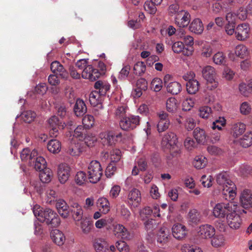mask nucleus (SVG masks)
<instances>
[{
	"label": "nucleus",
	"instance_id": "1",
	"mask_svg": "<svg viewBox=\"0 0 252 252\" xmlns=\"http://www.w3.org/2000/svg\"><path fill=\"white\" fill-rule=\"evenodd\" d=\"M217 183L222 187L223 193L229 194L230 198H233L236 193V187L235 184L229 178L226 172H221L216 177Z\"/></svg>",
	"mask_w": 252,
	"mask_h": 252
},
{
	"label": "nucleus",
	"instance_id": "2",
	"mask_svg": "<svg viewBox=\"0 0 252 252\" xmlns=\"http://www.w3.org/2000/svg\"><path fill=\"white\" fill-rule=\"evenodd\" d=\"M88 179L92 183H96L102 175V168L100 163L96 160L92 161L88 168Z\"/></svg>",
	"mask_w": 252,
	"mask_h": 252
},
{
	"label": "nucleus",
	"instance_id": "3",
	"mask_svg": "<svg viewBox=\"0 0 252 252\" xmlns=\"http://www.w3.org/2000/svg\"><path fill=\"white\" fill-rule=\"evenodd\" d=\"M39 221L45 222L52 227H57L60 223V219L58 215L50 208L43 210L42 218H40Z\"/></svg>",
	"mask_w": 252,
	"mask_h": 252
},
{
	"label": "nucleus",
	"instance_id": "4",
	"mask_svg": "<svg viewBox=\"0 0 252 252\" xmlns=\"http://www.w3.org/2000/svg\"><path fill=\"white\" fill-rule=\"evenodd\" d=\"M237 209V205L233 203H218L213 209V213L214 216L219 218H224L232 211Z\"/></svg>",
	"mask_w": 252,
	"mask_h": 252
},
{
	"label": "nucleus",
	"instance_id": "5",
	"mask_svg": "<svg viewBox=\"0 0 252 252\" xmlns=\"http://www.w3.org/2000/svg\"><path fill=\"white\" fill-rule=\"evenodd\" d=\"M140 118L138 116L130 115L123 117L120 121V127L124 130L129 131L135 128L140 124Z\"/></svg>",
	"mask_w": 252,
	"mask_h": 252
},
{
	"label": "nucleus",
	"instance_id": "6",
	"mask_svg": "<svg viewBox=\"0 0 252 252\" xmlns=\"http://www.w3.org/2000/svg\"><path fill=\"white\" fill-rule=\"evenodd\" d=\"M99 136L101 139V142L104 145L112 146L122 140V134L121 132L112 131L101 132L100 133Z\"/></svg>",
	"mask_w": 252,
	"mask_h": 252
},
{
	"label": "nucleus",
	"instance_id": "7",
	"mask_svg": "<svg viewBox=\"0 0 252 252\" xmlns=\"http://www.w3.org/2000/svg\"><path fill=\"white\" fill-rule=\"evenodd\" d=\"M190 14L186 10L181 9L177 15L175 16V24L180 28L187 27L190 22Z\"/></svg>",
	"mask_w": 252,
	"mask_h": 252
},
{
	"label": "nucleus",
	"instance_id": "8",
	"mask_svg": "<svg viewBox=\"0 0 252 252\" xmlns=\"http://www.w3.org/2000/svg\"><path fill=\"white\" fill-rule=\"evenodd\" d=\"M177 143V137L176 135L172 132H169L164 135L161 142V145L162 148L169 149L171 151L175 148Z\"/></svg>",
	"mask_w": 252,
	"mask_h": 252
},
{
	"label": "nucleus",
	"instance_id": "9",
	"mask_svg": "<svg viewBox=\"0 0 252 252\" xmlns=\"http://www.w3.org/2000/svg\"><path fill=\"white\" fill-rule=\"evenodd\" d=\"M48 122L51 128L49 133L52 137H56L59 134V129H63L65 125V123H63L58 117L56 116L51 117Z\"/></svg>",
	"mask_w": 252,
	"mask_h": 252
},
{
	"label": "nucleus",
	"instance_id": "10",
	"mask_svg": "<svg viewBox=\"0 0 252 252\" xmlns=\"http://www.w3.org/2000/svg\"><path fill=\"white\" fill-rule=\"evenodd\" d=\"M102 73L104 72H100L97 69L94 68L91 65H89L82 71V77L84 79L94 81L98 79Z\"/></svg>",
	"mask_w": 252,
	"mask_h": 252
},
{
	"label": "nucleus",
	"instance_id": "11",
	"mask_svg": "<svg viewBox=\"0 0 252 252\" xmlns=\"http://www.w3.org/2000/svg\"><path fill=\"white\" fill-rule=\"evenodd\" d=\"M216 230L211 225L206 224L199 226L197 233L202 239H210L215 234Z\"/></svg>",
	"mask_w": 252,
	"mask_h": 252
},
{
	"label": "nucleus",
	"instance_id": "12",
	"mask_svg": "<svg viewBox=\"0 0 252 252\" xmlns=\"http://www.w3.org/2000/svg\"><path fill=\"white\" fill-rule=\"evenodd\" d=\"M236 210L229 213L226 217L227 222L229 227L234 229H238L242 223L240 216L236 213Z\"/></svg>",
	"mask_w": 252,
	"mask_h": 252
},
{
	"label": "nucleus",
	"instance_id": "13",
	"mask_svg": "<svg viewBox=\"0 0 252 252\" xmlns=\"http://www.w3.org/2000/svg\"><path fill=\"white\" fill-rule=\"evenodd\" d=\"M250 28L247 23L239 24L235 29L236 38L239 40H244L249 36Z\"/></svg>",
	"mask_w": 252,
	"mask_h": 252
},
{
	"label": "nucleus",
	"instance_id": "14",
	"mask_svg": "<svg viewBox=\"0 0 252 252\" xmlns=\"http://www.w3.org/2000/svg\"><path fill=\"white\" fill-rule=\"evenodd\" d=\"M71 213L76 224L78 225V222L83 220V210L81 206L77 202H72L70 204L69 213Z\"/></svg>",
	"mask_w": 252,
	"mask_h": 252
},
{
	"label": "nucleus",
	"instance_id": "15",
	"mask_svg": "<svg viewBox=\"0 0 252 252\" xmlns=\"http://www.w3.org/2000/svg\"><path fill=\"white\" fill-rule=\"evenodd\" d=\"M172 231L173 236L175 238L181 240L186 238L188 230L185 225L181 223H176L173 226Z\"/></svg>",
	"mask_w": 252,
	"mask_h": 252
},
{
	"label": "nucleus",
	"instance_id": "16",
	"mask_svg": "<svg viewBox=\"0 0 252 252\" xmlns=\"http://www.w3.org/2000/svg\"><path fill=\"white\" fill-rule=\"evenodd\" d=\"M241 206L245 209L252 208V191L248 189H244L240 196Z\"/></svg>",
	"mask_w": 252,
	"mask_h": 252
},
{
	"label": "nucleus",
	"instance_id": "17",
	"mask_svg": "<svg viewBox=\"0 0 252 252\" xmlns=\"http://www.w3.org/2000/svg\"><path fill=\"white\" fill-rule=\"evenodd\" d=\"M50 68L54 74L58 75L61 78L66 79L68 77L67 71L58 61L53 62L51 64Z\"/></svg>",
	"mask_w": 252,
	"mask_h": 252
},
{
	"label": "nucleus",
	"instance_id": "18",
	"mask_svg": "<svg viewBox=\"0 0 252 252\" xmlns=\"http://www.w3.org/2000/svg\"><path fill=\"white\" fill-rule=\"evenodd\" d=\"M70 167L65 163L61 164L58 167V176L59 180L62 184L65 183L70 176Z\"/></svg>",
	"mask_w": 252,
	"mask_h": 252
},
{
	"label": "nucleus",
	"instance_id": "19",
	"mask_svg": "<svg viewBox=\"0 0 252 252\" xmlns=\"http://www.w3.org/2000/svg\"><path fill=\"white\" fill-rule=\"evenodd\" d=\"M141 201V193L140 191L136 189H132L128 195V202L130 205L133 207H137Z\"/></svg>",
	"mask_w": 252,
	"mask_h": 252
},
{
	"label": "nucleus",
	"instance_id": "20",
	"mask_svg": "<svg viewBox=\"0 0 252 252\" xmlns=\"http://www.w3.org/2000/svg\"><path fill=\"white\" fill-rule=\"evenodd\" d=\"M56 207L59 214L63 218H67L69 214V209L65 201L62 199L56 200Z\"/></svg>",
	"mask_w": 252,
	"mask_h": 252
},
{
	"label": "nucleus",
	"instance_id": "21",
	"mask_svg": "<svg viewBox=\"0 0 252 252\" xmlns=\"http://www.w3.org/2000/svg\"><path fill=\"white\" fill-rule=\"evenodd\" d=\"M114 230L123 239L130 240L132 238V234L123 225L118 224L114 227Z\"/></svg>",
	"mask_w": 252,
	"mask_h": 252
},
{
	"label": "nucleus",
	"instance_id": "22",
	"mask_svg": "<svg viewBox=\"0 0 252 252\" xmlns=\"http://www.w3.org/2000/svg\"><path fill=\"white\" fill-rule=\"evenodd\" d=\"M87 108L84 101L77 98L73 107V112L77 117L83 116L87 112Z\"/></svg>",
	"mask_w": 252,
	"mask_h": 252
},
{
	"label": "nucleus",
	"instance_id": "23",
	"mask_svg": "<svg viewBox=\"0 0 252 252\" xmlns=\"http://www.w3.org/2000/svg\"><path fill=\"white\" fill-rule=\"evenodd\" d=\"M202 73L203 78L207 81H213L214 80H216L215 69L210 65L204 67L202 69Z\"/></svg>",
	"mask_w": 252,
	"mask_h": 252
},
{
	"label": "nucleus",
	"instance_id": "24",
	"mask_svg": "<svg viewBox=\"0 0 252 252\" xmlns=\"http://www.w3.org/2000/svg\"><path fill=\"white\" fill-rule=\"evenodd\" d=\"M37 156V152L34 149L32 152L29 148L24 149L21 152L20 157L22 161L29 159V164H32V161Z\"/></svg>",
	"mask_w": 252,
	"mask_h": 252
},
{
	"label": "nucleus",
	"instance_id": "25",
	"mask_svg": "<svg viewBox=\"0 0 252 252\" xmlns=\"http://www.w3.org/2000/svg\"><path fill=\"white\" fill-rule=\"evenodd\" d=\"M189 30L196 34L202 33L204 27L201 20L199 18L194 19L189 25Z\"/></svg>",
	"mask_w": 252,
	"mask_h": 252
},
{
	"label": "nucleus",
	"instance_id": "26",
	"mask_svg": "<svg viewBox=\"0 0 252 252\" xmlns=\"http://www.w3.org/2000/svg\"><path fill=\"white\" fill-rule=\"evenodd\" d=\"M30 165L34 166L36 170L41 171L46 168V161L42 157L37 156L32 159Z\"/></svg>",
	"mask_w": 252,
	"mask_h": 252
},
{
	"label": "nucleus",
	"instance_id": "27",
	"mask_svg": "<svg viewBox=\"0 0 252 252\" xmlns=\"http://www.w3.org/2000/svg\"><path fill=\"white\" fill-rule=\"evenodd\" d=\"M82 152V147L80 142H71L68 146L67 153L72 156H78Z\"/></svg>",
	"mask_w": 252,
	"mask_h": 252
},
{
	"label": "nucleus",
	"instance_id": "28",
	"mask_svg": "<svg viewBox=\"0 0 252 252\" xmlns=\"http://www.w3.org/2000/svg\"><path fill=\"white\" fill-rule=\"evenodd\" d=\"M50 236L53 241L57 245L61 246L63 244L65 238L63 234L59 230H53L51 232Z\"/></svg>",
	"mask_w": 252,
	"mask_h": 252
},
{
	"label": "nucleus",
	"instance_id": "29",
	"mask_svg": "<svg viewBox=\"0 0 252 252\" xmlns=\"http://www.w3.org/2000/svg\"><path fill=\"white\" fill-rule=\"evenodd\" d=\"M97 206L99 210L104 214H107L110 209V203L108 200L105 197H100L96 202Z\"/></svg>",
	"mask_w": 252,
	"mask_h": 252
},
{
	"label": "nucleus",
	"instance_id": "30",
	"mask_svg": "<svg viewBox=\"0 0 252 252\" xmlns=\"http://www.w3.org/2000/svg\"><path fill=\"white\" fill-rule=\"evenodd\" d=\"M94 247L96 252H109L108 244L102 239L95 240Z\"/></svg>",
	"mask_w": 252,
	"mask_h": 252
},
{
	"label": "nucleus",
	"instance_id": "31",
	"mask_svg": "<svg viewBox=\"0 0 252 252\" xmlns=\"http://www.w3.org/2000/svg\"><path fill=\"white\" fill-rule=\"evenodd\" d=\"M246 126L242 123L234 124L231 128V132L234 137H237L243 133L246 130Z\"/></svg>",
	"mask_w": 252,
	"mask_h": 252
},
{
	"label": "nucleus",
	"instance_id": "32",
	"mask_svg": "<svg viewBox=\"0 0 252 252\" xmlns=\"http://www.w3.org/2000/svg\"><path fill=\"white\" fill-rule=\"evenodd\" d=\"M78 225H77L80 226L82 232L85 234H88L93 226L92 221H90L87 218L83 219L80 222H78Z\"/></svg>",
	"mask_w": 252,
	"mask_h": 252
},
{
	"label": "nucleus",
	"instance_id": "33",
	"mask_svg": "<svg viewBox=\"0 0 252 252\" xmlns=\"http://www.w3.org/2000/svg\"><path fill=\"white\" fill-rule=\"evenodd\" d=\"M169 237V230L165 227H161L157 235V241L159 243H166Z\"/></svg>",
	"mask_w": 252,
	"mask_h": 252
},
{
	"label": "nucleus",
	"instance_id": "34",
	"mask_svg": "<svg viewBox=\"0 0 252 252\" xmlns=\"http://www.w3.org/2000/svg\"><path fill=\"white\" fill-rule=\"evenodd\" d=\"M47 149L52 153H58L61 149V142L58 140L52 139L48 143Z\"/></svg>",
	"mask_w": 252,
	"mask_h": 252
},
{
	"label": "nucleus",
	"instance_id": "35",
	"mask_svg": "<svg viewBox=\"0 0 252 252\" xmlns=\"http://www.w3.org/2000/svg\"><path fill=\"white\" fill-rule=\"evenodd\" d=\"M39 172V178L41 182L43 183H48L51 181L53 176L52 172L51 169L46 168Z\"/></svg>",
	"mask_w": 252,
	"mask_h": 252
},
{
	"label": "nucleus",
	"instance_id": "36",
	"mask_svg": "<svg viewBox=\"0 0 252 252\" xmlns=\"http://www.w3.org/2000/svg\"><path fill=\"white\" fill-rule=\"evenodd\" d=\"M181 90L182 86L178 82H170L167 86V92L174 95L178 94Z\"/></svg>",
	"mask_w": 252,
	"mask_h": 252
},
{
	"label": "nucleus",
	"instance_id": "37",
	"mask_svg": "<svg viewBox=\"0 0 252 252\" xmlns=\"http://www.w3.org/2000/svg\"><path fill=\"white\" fill-rule=\"evenodd\" d=\"M193 134L194 137L198 143H205L206 135L203 129H201L199 127H196L193 131Z\"/></svg>",
	"mask_w": 252,
	"mask_h": 252
},
{
	"label": "nucleus",
	"instance_id": "38",
	"mask_svg": "<svg viewBox=\"0 0 252 252\" xmlns=\"http://www.w3.org/2000/svg\"><path fill=\"white\" fill-rule=\"evenodd\" d=\"M198 81L194 79L187 83V91L190 94H195L199 90Z\"/></svg>",
	"mask_w": 252,
	"mask_h": 252
},
{
	"label": "nucleus",
	"instance_id": "39",
	"mask_svg": "<svg viewBox=\"0 0 252 252\" xmlns=\"http://www.w3.org/2000/svg\"><path fill=\"white\" fill-rule=\"evenodd\" d=\"M211 240V244L215 248H218L222 246L224 244V237L223 235H214Z\"/></svg>",
	"mask_w": 252,
	"mask_h": 252
},
{
	"label": "nucleus",
	"instance_id": "40",
	"mask_svg": "<svg viewBox=\"0 0 252 252\" xmlns=\"http://www.w3.org/2000/svg\"><path fill=\"white\" fill-rule=\"evenodd\" d=\"M240 145L244 148H247L252 144V133L251 132H247L239 140Z\"/></svg>",
	"mask_w": 252,
	"mask_h": 252
},
{
	"label": "nucleus",
	"instance_id": "41",
	"mask_svg": "<svg viewBox=\"0 0 252 252\" xmlns=\"http://www.w3.org/2000/svg\"><path fill=\"white\" fill-rule=\"evenodd\" d=\"M146 70V65L143 62H138L133 67V73L136 75H142Z\"/></svg>",
	"mask_w": 252,
	"mask_h": 252
},
{
	"label": "nucleus",
	"instance_id": "42",
	"mask_svg": "<svg viewBox=\"0 0 252 252\" xmlns=\"http://www.w3.org/2000/svg\"><path fill=\"white\" fill-rule=\"evenodd\" d=\"M235 53L237 56L244 58L248 54V49L244 45H238L235 48Z\"/></svg>",
	"mask_w": 252,
	"mask_h": 252
},
{
	"label": "nucleus",
	"instance_id": "43",
	"mask_svg": "<svg viewBox=\"0 0 252 252\" xmlns=\"http://www.w3.org/2000/svg\"><path fill=\"white\" fill-rule=\"evenodd\" d=\"M88 179V177H87L85 172L79 171L75 175V181L77 185L81 186L87 182Z\"/></svg>",
	"mask_w": 252,
	"mask_h": 252
},
{
	"label": "nucleus",
	"instance_id": "44",
	"mask_svg": "<svg viewBox=\"0 0 252 252\" xmlns=\"http://www.w3.org/2000/svg\"><path fill=\"white\" fill-rule=\"evenodd\" d=\"M101 94L98 91H93L90 94L89 100L91 104L93 106H96L100 103L99 98Z\"/></svg>",
	"mask_w": 252,
	"mask_h": 252
},
{
	"label": "nucleus",
	"instance_id": "45",
	"mask_svg": "<svg viewBox=\"0 0 252 252\" xmlns=\"http://www.w3.org/2000/svg\"><path fill=\"white\" fill-rule=\"evenodd\" d=\"M177 108L176 100L174 98H169L166 101L167 110L170 113H175Z\"/></svg>",
	"mask_w": 252,
	"mask_h": 252
},
{
	"label": "nucleus",
	"instance_id": "46",
	"mask_svg": "<svg viewBox=\"0 0 252 252\" xmlns=\"http://www.w3.org/2000/svg\"><path fill=\"white\" fill-rule=\"evenodd\" d=\"M87 130L83 126H78L74 130L73 136L78 138L79 140H82V138L86 134Z\"/></svg>",
	"mask_w": 252,
	"mask_h": 252
},
{
	"label": "nucleus",
	"instance_id": "47",
	"mask_svg": "<svg viewBox=\"0 0 252 252\" xmlns=\"http://www.w3.org/2000/svg\"><path fill=\"white\" fill-rule=\"evenodd\" d=\"M206 159L203 156L196 157L193 162V165L196 168L201 169L206 165Z\"/></svg>",
	"mask_w": 252,
	"mask_h": 252
},
{
	"label": "nucleus",
	"instance_id": "48",
	"mask_svg": "<svg viewBox=\"0 0 252 252\" xmlns=\"http://www.w3.org/2000/svg\"><path fill=\"white\" fill-rule=\"evenodd\" d=\"M213 61L216 64H224L225 63V56L221 52H218L213 56Z\"/></svg>",
	"mask_w": 252,
	"mask_h": 252
},
{
	"label": "nucleus",
	"instance_id": "49",
	"mask_svg": "<svg viewBox=\"0 0 252 252\" xmlns=\"http://www.w3.org/2000/svg\"><path fill=\"white\" fill-rule=\"evenodd\" d=\"M35 117V113L31 110L25 111L22 114V118L24 121L28 123L32 122Z\"/></svg>",
	"mask_w": 252,
	"mask_h": 252
},
{
	"label": "nucleus",
	"instance_id": "50",
	"mask_svg": "<svg viewBox=\"0 0 252 252\" xmlns=\"http://www.w3.org/2000/svg\"><path fill=\"white\" fill-rule=\"evenodd\" d=\"M83 124L84 127H86L87 128H90L92 127L94 123V116L90 115L85 116L83 119Z\"/></svg>",
	"mask_w": 252,
	"mask_h": 252
},
{
	"label": "nucleus",
	"instance_id": "51",
	"mask_svg": "<svg viewBox=\"0 0 252 252\" xmlns=\"http://www.w3.org/2000/svg\"><path fill=\"white\" fill-rule=\"evenodd\" d=\"M157 5L150 1H146L145 2L144 7L145 10L151 14H154L156 13L157 9Z\"/></svg>",
	"mask_w": 252,
	"mask_h": 252
},
{
	"label": "nucleus",
	"instance_id": "52",
	"mask_svg": "<svg viewBox=\"0 0 252 252\" xmlns=\"http://www.w3.org/2000/svg\"><path fill=\"white\" fill-rule=\"evenodd\" d=\"M151 85L155 92H159L162 88V81L160 78H155L152 80Z\"/></svg>",
	"mask_w": 252,
	"mask_h": 252
},
{
	"label": "nucleus",
	"instance_id": "53",
	"mask_svg": "<svg viewBox=\"0 0 252 252\" xmlns=\"http://www.w3.org/2000/svg\"><path fill=\"white\" fill-rule=\"evenodd\" d=\"M226 124V120L223 117H219L213 123L212 128L213 130L217 128L218 130H221V126H223Z\"/></svg>",
	"mask_w": 252,
	"mask_h": 252
},
{
	"label": "nucleus",
	"instance_id": "54",
	"mask_svg": "<svg viewBox=\"0 0 252 252\" xmlns=\"http://www.w3.org/2000/svg\"><path fill=\"white\" fill-rule=\"evenodd\" d=\"M212 113V109L209 106H202L199 109V116L203 119H207Z\"/></svg>",
	"mask_w": 252,
	"mask_h": 252
},
{
	"label": "nucleus",
	"instance_id": "55",
	"mask_svg": "<svg viewBox=\"0 0 252 252\" xmlns=\"http://www.w3.org/2000/svg\"><path fill=\"white\" fill-rule=\"evenodd\" d=\"M181 250L182 252H202L200 248L189 244L184 245Z\"/></svg>",
	"mask_w": 252,
	"mask_h": 252
},
{
	"label": "nucleus",
	"instance_id": "56",
	"mask_svg": "<svg viewBox=\"0 0 252 252\" xmlns=\"http://www.w3.org/2000/svg\"><path fill=\"white\" fill-rule=\"evenodd\" d=\"M144 225L147 231L151 232L157 228V222L154 219H149L144 222Z\"/></svg>",
	"mask_w": 252,
	"mask_h": 252
},
{
	"label": "nucleus",
	"instance_id": "57",
	"mask_svg": "<svg viewBox=\"0 0 252 252\" xmlns=\"http://www.w3.org/2000/svg\"><path fill=\"white\" fill-rule=\"evenodd\" d=\"M189 221L192 223H197L199 220V213L195 209L190 210L189 213Z\"/></svg>",
	"mask_w": 252,
	"mask_h": 252
},
{
	"label": "nucleus",
	"instance_id": "58",
	"mask_svg": "<svg viewBox=\"0 0 252 252\" xmlns=\"http://www.w3.org/2000/svg\"><path fill=\"white\" fill-rule=\"evenodd\" d=\"M82 140L84 141L87 146L91 147L94 146V143L96 141V138L94 136L86 135V134L82 138Z\"/></svg>",
	"mask_w": 252,
	"mask_h": 252
},
{
	"label": "nucleus",
	"instance_id": "59",
	"mask_svg": "<svg viewBox=\"0 0 252 252\" xmlns=\"http://www.w3.org/2000/svg\"><path fill=\"white\" fill-rule=\"evenodd\" d=\"M193 105L194 101L193 99L190 98H187L183 102V110L189 111L193 107Z\"/></svg>",
	"mask_w": 252,
	"mask_h": 252
},
{
	"label": "nucleus",
	"instance_id": "60",
	"mask_svg": "<svg viewBox=\"0 0 252 252\" xmlns=\"http://www.w3.org/2000/svg\"><path fill=\"white\" fill-rule=\"evenodd\" d=\"M181 9L178 3H173L169 5L168 10L170 16H173V15L175 16L177 15L178 13H179Z\"/></svg>",
	"mask_w": 252,
	"mask_h": 252
},
{
	"label": "nucleus",
	"instance_id": "61",
	"mask_svg": "<svg viewBox=\"0 0 252 252\" xmlns=\"http://www.w3.org/2000/svg\"><path fill=\"white\" fill-rule=\"evenodd\" d=\"M170 125V121H159L157 127L158 132L160 133L167 130Z\"/></svg>",
	"mask_w": 252,
	"mask_h": 252
},
{
	"label": "nucleus",
	"instance_id": "62",
	"mask_svg": "<svg viewBox=\"0 0 252 252\" xmlns=\"http://www.w3.org/2000/svg\"><path fill=\"white\" fill-rule=\"evenodd\" d=\"M130 70V67L129 65H127L124 66L119 73L118 78L121 80L126 78L129 73Z\"/></svg>",
	"mask_w": 252,
	"mask_h": 252
},
{
	"label": "nucleus",
	"instance_id": "63",
	"mask_svg": "<svg viewBox=\"0 0 252 252\" xmlns=\"http://www.w3.org/2000/svg\"><path fill=\"white\" fill-rule=\"evenodd\" d=\"M120 214L123 219L126 220H128L130 217L131 213L129 210L123 205L121 206Z\"/></svg>",
	"mask_w": 252,
	"mask_h": 252
},
{
	"label": "nucleus",
	"instance_id": "64",
	"mask_svg": "<svg viewBox=\"0 0 252 252\" xmlns=\"http://www.w3.org/2000/svg\"><path fill=\"white\" fill-rule=\"evenodd\" d=\"M116 247L120 252H128L129 247L124 241H118L116 243Z\"/></svg>",
	"mask_w": 252,
	"mask_h": 252
}]
</instances>
